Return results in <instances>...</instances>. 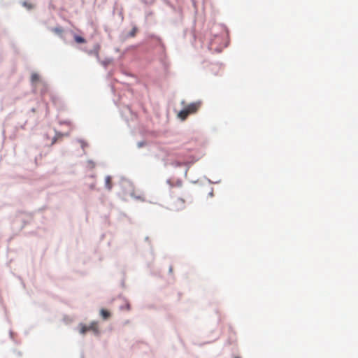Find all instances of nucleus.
I'll use <instances>...</instances> for the list:
<instances>
[{"instance_id": "obj_10", "label": "nucleus", "mask_w": 358, "mask_h": 358, "mask_svg": "<svg viewBox=\"0 0 358 358\" xmlns=\"http://www.w3.org/2000/svg\"><path fill=\"white\" fill-rule=\"evenodd\" d=\"M106 186L108 189H111V179L109 176L106 178Z\"/></svg>"}, {"instance_id": "obj_9", "label": "nucleus", "mask_w": 358, "mask_h": 358, "mask_svg": "<svg viewBox=\"0 0 358 358\" xmlns=\"http://www.w3.org/2000/svg\"><path fill=\"white\" fill-rule=\"evenodd\" d=\"M138 31V28L136 27H134L131 31L128 34L129 37H134Z\"/></svg>"}, {"instance_id": "obj_8", "label": "nucleus", "mask_w": 358, "mask_h": 358, "mask_svg": "<svg viewBox=\"0 0 358 358\" xmlns=\"http://www.w3.org/2000/svg\"><path fill=\"white\" fill-rule=\"evenodd\" d=\"M22 6L28 10H31V9L34 8V7L33 3H31L30 2H27V1H24L22 3Z\"/></svg>"}, {"instance_id": "obj_2", "label": "nucleus", "mask_w": 358, "mask_h": 358, "mask_svg": "<svg viewBox=\"0 0 358 358\" xmlns=\"http://www.w3.org/2000/svg\"><path fill=\"white\" fill-rule=\"evenodd\" d=\"M92 331L94 334H99V327H98V323L96 322H92L90 323L89 326H86L85 324H80V333L81 334H86L87 331Z\"/></svg>"}, {"instance_id": "obj_5", "label": "nucleus", "mask_w": 358, "mask_h": 358, "mask_svg": "<svg viewBox=\"0 0 358 358\" xmlns=\"http://www.w3.org/2000/svg\"><path fill=\"white\" fill-rule=\"evenodd\" d=\"M73 38H74V41L77 43L80 44V43H86V40L80 36L74 35Z\"/></svg>"}, {"instance_id": "obj_7", "label": "nucleus", "mask_w": 358, "mask_h": 358, "mask_svg": "<svg viewBox=\"0 0 358 358\" xmlns=\"http://www.w3.org/2000/svg\"><path fill=\"white\" fill-rule=\"evenodd\" d=\"M39 80V75L36 73H33L31 76V82L32 83H36Z\"/></svg>"}, {"instance_id": "obj_1", "label": "nucleus", "mask_w": 358, "mask_h": 358, "mask_svg": "<svg viewBox=\"0 0 358 358\" xmlns=\"http://www.w3.org/2000/svg\"><path fill=\"white\" fill-rule=\"evenodd\" d=\"M201 106V102H194L189 104L185 108L178 113V117L185 120L190 114L195 113Z\"/></svg>"}, {"instance_id": "obj_4", "label": "nucleus", "mask_w": 358, "mask_h": 358, "mask_svg": "<svg viewBox=\"0 0 358 358\" xmlns=\"http://www.w3.org/2000/svg\"><path fill=\"white\" fill-rule=\"evenodd\" d=\"M100 315L103 320H108L110 317V313L105 309H101Z\"/></svg>"}, {"instance_id": "obj_6", "label": "nucleus", "mask_w": 358, "mask_h": 358, "mask_svg": "<svg viewBox=\"0 0 358 358\" xmlns=\"http://www.w3.org/2000/svg\"><path fill=\"white\" fill-rule=\"evenodd\" d=\"M52 31L55 33L56 34L59 36H62L64 33V29L62 27H57L53 29H52Z\"/></svg>"}, {"instance_id": "obj_11", "label": "nucleus", "mask_w": 358, "mask_h": 358, "mask_svg": "<svg viewBox=\"0 0 358 358\" xmlns=\"http://www.w3.org/2000/svg\"><path fill=\"white\" fill-rule=\"evenodd\" d=\"M99 45H97L96 48L94 50V55L97 58L99 57Z\"/></svg>"}, {"instance_id": "obj_3", "label": "nucleus", "mask_w": 358, "mask_h": 358, "mask_svg": "<svg viewBox=\"0 0 358 358\" xmlns=\"http://www.w3.org/2000/svg\"><path fill=\"white\" fill-rule=\"evenodd\" d=\"M185 200L182 199H177L172 204V209L174 210H180L185 208Z\"/></svg>"}, {"instance_id": "obj_13", "label": "nucleus", "mask_w": 358, "mask_h": 358, "mask_svg": "<svg viewBox=\"0 0 358 358\" xmlns=\"http://www.w3.org/2000/svg\"><path fill=\"white\" fill-rule=\"evenodd\" d=\"M235 358H239V357H235Z\"/></svg>"}, {"instance_id": "obj_12", "label": "nucleus", "mask_w": 358, "mask_h": 358, "mask_svg": "<svg viewBox=\"0 0 358 358\" xmlns=\"http://www.w3.org/2000/svg\"><path fill=\"white\" fill-rule=\"evenodd\" d=\"M126 309H127V310H130V304H129V303H127V304H126Z\"/></svg>"}]
</instances>
